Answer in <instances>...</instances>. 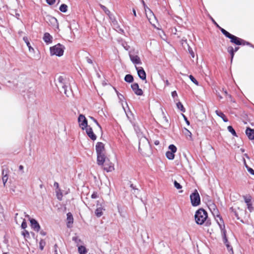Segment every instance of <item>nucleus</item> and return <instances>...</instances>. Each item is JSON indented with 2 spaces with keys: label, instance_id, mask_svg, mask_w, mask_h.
<instances>
[{
  "label": "nucleus",
  "instance_id": "55",
  "mask_svg": "<svg viewBox=\"0 0 254 254\" xmlns=\"http://www.w3.org/2000/svg\"><path fill=\"white\" fill-rule=\"evenodd\" d=\"M185 130H186V132H187L186 133V135L187 136H191V132H190L189 130H188V129H186V128H185Z\"/></svg>",
  "mask_w": 254,
  "mask_h": 254
},
{
  "label": "nucleus",
  "instance_id": "50",
  "mask_svg": "<svg viewBox=\"0 0 254 254\" xmlns=\"http://www.w3.org/2000/svg\"><path fill=\"white\" fill-rule=\"evenodd\" d=\"M98 197V195L97 192H94L91 195V198L93 199L97 198Z\"/></svg>",
  "mask_w": 254,
  "mask_h": 254
},
{
  "label": "nucleus",
  "instance_id": "4",
  "mask_svg": "<svg viewBox=\"0 0 254 254\" xmlns=\"http://www.w3.org/2000/svg\"><path fill=\"white\" fill-rule=\"evenodd\" d=\"M50 53L52 56L56 55L57 56H62L64 52V47L60 44H58L55 46L50 48Z\"/></svg>",
  "mask_w": 254,
  "mask_h": 254
},
{
  "label": "nucleus",
  "instance_id": "52",
  "mask_svg": "<svg viewBox=\"0 0 254 254\" xmlns=\"http://www.w3.org/2000/svg\"><path fill=\"white\" fill-rule=\"evenodd\" d=\"M130 187L133 190L134 192H133V193H136L138 191V189L135 188V187L133 186V184L130 185Z\"/></svg>",
  "mask_w": 254,
  "mask_h": 254
},
{
  "label": "nucleus",
  "instance_id": "40",
  "mask_svg": "<svg viewBox=\"0 0 254 254\" xmlns=\"http://www.w3.org/2000/svg\"><path fill=\"white\" fill-rule=\"evenodd\" d=\"M174 186L177 189H182V186L178 183L176 181H175L174 182Z\"/></svg>",
  "mask_w": 254,
  "mask_h": 254
},
{
  "label": "nucleus",
  "instance_id": "11",
  "mask_svg": "<svg viewBox=\"0 0 254 254\" xmlns=\"http://www.w3.org/2000/svg\"><path fill=\"white\" fill-rule=\"evenodd\" d=\"M131 87L132 90L134 91V93L137 95H142L143 94L142 90L139 88L138 84L137 83H134L131 85Z\"/></svg>",
  "mask_w": 254,
  "mask_h": 254
},
{
  "label": "nucleus",
  "instance_id": "1",
  "mask_svg": "<svg viewBox=\"0 0 254 254\" xmlns=\"http://www.w3.org/2000/svg\"><path fill=\"white\" fill-rule=\"evenodd\" d=\"M207 213L202 208L197 210L194 215L195 222L198 225L203 224L207 221Z\"/></svg>",
  "mask_w": 254,
  "mask_h": 254
},
{
  "label": "nucleus",
  "instance_id": "19",
  "mask_svg": "<svg viewBox=\"0 0 254 254\" xmlns=\"http://www.w3.org/2000/svg\"><path fill=\"white\" fill-rule=\"evenodd\" d=\"M246 133L250 139H254V129L248 127L246 129Z\"/></svg>",
  "mask_w": 254,
  "mask_h": 254
},
{
  "label": "nucleus",
  "instance_id": "63",
  "mask_svg": "<svg viewBox=\"0 0 254 254\" xmlns=\"http://www.w3.org/2000/svg\"><path fill=\"white\" fill-rule=\"evenodd\" d=\"M132 11H133V15H134L135 16H136V12H135V9H133Z\"/></svg>",
  "mask_w": 254,
  "mask_h": 254
},
{
  "label": "nucleus",
  "instance_id": "61",
  "mask_svg": "<svg viewBox=\"0 0 254 254\" xmlns=\"http://www.w3.org/2000/svg\"><path fill=\"white\" fill-rule=\"evenodd\" d=\"M165 83L166 86H169L170 85V83L169 82V81L168 80H165Z\"/></svg>",
  "mask_w": 254,
  "mask_h": 254
},
{
  "label": "nucleus",
  "instance_id": "57",
  "mask_svg": "<svg viewBox=\"0 0 254 254\" xmlns=\"http://www.w3.org/2000/svg\"><path fill=\"white\" fill-rule=\"evenodd\" d=\"M183 115V117L186 121V123L187 124V125H190L189 121L187 120V118L186 117V116L185 115Z\"/></svg>",
  "mask_w": 254,
  "mask_h": 254
},
{
  "label": "nucleus",
  "instance_id": "12",
  "mask_svg": "<svg viewBox=\"0 0 254 254\" xmlns=\"http://www.w3.org/2000/svg\"><path fill=\"white\" fill-rule=\"evenodd\" d=\"M129 58L132 63L135 65L142 64L141 60L138 56L129 54Z\"/></svg>",
  "mask_w": 254,
  "mask_h": 254
},
{
  "label": "nucleus",
  "instance_id": "26",
  "mask_svg": "<svg viewBox=\"0 0 254 254\" xmlns=\"http://www.w3.org/2000/svg\"><path fill=\"white\" fill-rule=\"evenodd\" d=\"M78 251L80 254H86L87 252L86 248L82 246L78 247Z\"/></svg>",
  "mask_w": 254,
  "mask_h": 254
},
{
  "label": "nucleus",
  "instance_id": "37",
  "mask_svg": "<svg viewBox=\"0 0 254 254\" xmlns=\"http://www.w3.org/2000/svg\"><path fill=\"white\" fill-rule=\"evenodd\" d=\"M100 6L106 14L109 15L110 11L108 9V8L106 6L102 4H100Z\"/></svg>",
  "mask_w": 254,
  "mask_h": 254
},
{
  "label": "nucleus",
  "instance_id": "3",
  "mask_svg": "<svg viewBox=\"0 0 254 254\" xmlns=\"http://www.w3.org/2000/svg\"><path fill=\"white\" fill-rule=\"evenodd\" d=\"M138 134V136L140 137L139 140L138 150L141 153H145V151L149 149V143L148 139L144 136H140Z\"/></svg>",
  "mask_w": 254,
  "mask_h": 254
},
{
  "label": "nucleus",
  "instance_id": "17",
  "mask_svg": "<svg viewBox=\"0 0 254 254\" xmlns=\"http://www.w3.org/2000/svg\"><path fill=\"white\" fill-rule=\"evenodd\" d=\"M67 227L70 228L72 226V224L73 222V218L71 213L68 212L67 214Z\"/></svg>",
  "mask_w": 254,
  "mask_h": 254
},
{
  "label": "nucleus",
  "instance_id": "6",
  "mask_svg": "<svg viewBox=\"0 0 254 254\" xmlns=\"http://www.w3.org/2000/svg\"><path fill=\"white\" fill-rule=\"evenodd\" d=\"M191 203L193 206H197L200 203V198L199 194L196 190L190 195Z\"/></svg>",
  "mask_w": 254,
  "mask_h": 254
},
{
  "label": "nucleus",
  "instance_id": "21",
  "mask_svg": "<svg viewBox=\"0 0 254 254\" xmlns=\"http://www.w3.org/2000/svg\"><path fill=\"white\" fill-rule=\"evenodd\" d=\"M2 180L3 184V185H5V183L8 180V172L7 170H2Z\"/></svg>",
  "mask_w": 254,
  "mask_h": 254
},
{
  "label": "nucleus",
  "instance_id": "31",
  "mask_svg": "<svg viewBox=\"0 0 254 254\" xmlns=\"http://www.w3.org/2000/svg\"><path fill=\"white\" fill-rule=\"evenodd\" d=\"M243 198L246 204L251 202L252 197L250 195L243 196Z\"/></svg>",
  "mask_w": 254,
  "mask_h": 254
},
{
  "label": "nucleus",
  "instance_id": "8",
  "mask_svg": "<svg viewBox=\"0 0 254 254\" xmlns=\"http://www.w3.org/2000/svg\"><path fill=\"white\" fill-rule=\"evenodd\" d=\"M78 121L79 126L82 129L84 130L86 127H88L87 126V121L84 115H80L78 118Z\"/></svg>",
  "mask_w": 254,
  "mask_h": 254
},
{
  "label": "nucleus",
  "instance_id": "36",
  "mask_svg": "<svg viewBox=\"0 0 254 254\" xmlns=\"http://www.w3.org/2000/svg\"><path fill=\"white\" fill-rule=\"evenodd\" d=\"M72 241H74L77 245H79V244L81 243V240L78 237H72Z\"/></svg>",
  "mask_w": 254,
  "mask_h": 254
},
{
  "label": "nucleus",
  "instance_id": "10",
  "mask_svg": "<svg viewBox=\"0 0 254 254\" xmlns=\"http://www.w3.org/2000/svg\"><path fill=\"white\" fill-rule=\"evenodd\" d=\"M135 68L137 71V74L139 78L143 80H146V73L142 67H137L135 65Z\"/></svg>",
  "mask_w": 254,
  "mask_h": 254
},
{
  "label": "nucleus",
  "instance_id": "9",
  "mask_svg": "<svg viewBox=\"0 0 254 254\" xmlns=\"http://www.w3.org/2000/svg\"><path fill=\"white\" fill-rule=\"evenodd\" d=\"M97 163L99 166H103L104 162L108 159L106 158L105 153L97 154Z\"/></svg>",
  "mask_w": 254,
  "mask_h": 254
},
{
  "label": "nucleus",
  "instance_id": "25",
  "mask_svg": "<svg viewBox=\"0 0 254 254\" xmlns=\"http://www.w3.org/2000/svg\"><path fill=\"white\" fill-rule=\"evenodd\" d=\"M227 50H228V52L229 53V54L231 55V62L232 63L233 58H234V53H235V52L234 51V49L232 47L230 46L228 48Z\"/></svg>",
  "mask_w": 254,
  "mask_h": 254
},
{
  "label": "nucleus",
  "instance_id": "13",
  "mask_svg": "<svg viewBox=\"0 0 254 254\" xmlns=\"http://www.w3.org/2000/svg\"><path fill=\"white\" fill-rule=\"evenodd\" d=\"M96 151L97 154L105 153L104 144L101 142H98L96 145Z\"/></svg>",
  "mask_w": 254,
  "mask_h": 254
},
{
  "label": "nucleus",
  "instance_id": "35",
  "mask_svg": "<svg viewBox=\"0 0 254 254\" xmlns=\"http://www.w3.org/2000/svg\"><path fill=\"white\" fill-rule=\"evenodd\" d=\"M169 149L170 150V152H172L174 153L177 151V148L173 144L170 145L169 146Z\"/></svg>",
  "mask_w": 254,
  "mask_h": 254
},
{
  "label": "nucleus",
  "instance_id": "46",
  "mask_svg": "<svg viewBox=\"0 0 254 254\" xmlns=\"http://www.w3.org/2000/svg\"><path fill=\"white\" fill-rule=\"evenodd\" d=\"M246 167L247 168L248 171L252 175H254V170L252 168L248 167L247 165H246Z\"/></svg>",
  "mask_w": 254,
  "mask_h": 254
},
{
  "label": "nucleus",
  "instance_id": "14",
  "mask_svg": "<svg viewBox=\"0 0 254 254\" xmlns=\"http://www.w3.org/2000/svg\"><path fill=\"white\" fill-rule=\"evenodd\" d=\"M231 43H234L237 45H241L242 39L238 38L231 34L229 37Z\"/></svg>",
  "mask_w": 254,
  "mask_h": 254
},
{
  "label": "nucleus",
  "instance_id": "41",
  "mask_svg": "<svg viewBox=\"0 0 254 254\" xmlns=\"http://www.w3.org/2000/svg\"><path fill=\"white\" fill-rule=\"evenodd\" d=\"M22 235L24 236V237L25 238H29L30 237V235H29V232L27 230H25L22 232Z\"/></svg>",
  "mask_w": 254,
  "mask_h": 254
},
{
  "label": "nucleus",
  "instance_id": "49",
  "mask_svg": "<svg viewBox=\"0 0 254 254\" xmlns=\"http://www.w3.org/2000/svg\"><path fill=\"white\" fill-rule=\"evenodd\" d=\"M90 118L98 126V127L100 128V129H101V127L98 124V123L97 121V120L96 119H95L93 117H90Z\"/></svg>",
  "mask_w": 254,
  "mask_h": 254
},
{
  "label": "nucleus",
  "instance_id": "24",
  "mask_svg": "<svg viewBox=\"0 0 254 254\" xmlns=\"http://www.w3.org/2000/svg\"><path fill=\"white\" fill-rule=\"evenodd\" d=\"M103 208L101 207H98L95 210V213L98 217H101L103 215Z\"/></svg>",
  "mask_w": 254,
  "mask_h": 254
},
{
  "label": "nucleus",
  "instance_id": "34",
  "mask_svg": "<svg viewBox=\"0 0 254 254\" xmlns=\"http://www.w3.org/2000/svg\"><path fill=\"white\" fill-rule=\"evenodd\" d=\"M227 128H228V131L230 132H231L233 135L237 136L236 132L232 126H228Z\"/></svg>",
  "mask_w": 254,
  "mask_h": 254
},
{
  "label": "nucleus",
  "instance_id": "15",
  "mask_svg": "<svg viewBox=\"0 0 254 254\" xmlns=\"http://www.w3.org/2000/svg\"><path fill=\"white\" fill-rule=\"evenodd\" d=\"M30 222L32 228L34 230L38 232L40 229V226L38 222L34 219H30Z\"/></svg>",
  "mask_w": 254,
  "mask_h": 254
},
{
  "label": "nucleus",
  "instance_id": "59",
  "mask_svg": "<svg viewBox=\"0 0 254 254\" xmlns=\"http://www.w3.org/2000/svg\"><path fill=\"white\" fill-rule=\"evenodd\" d=\"M87 62L89 64H92V61L89 58H87Z\"/></svg>",
  "mask_w": 254,
  "mask_h": 254
},
{
  "label": "nucleus",
  "instance_id": "44",
  "mask_svg": "<svg viewBox=\"0 0 254 254\" xmlns=\"http://www.w3.org/2000/svg\"><path fill=\"white\" fill-rule=\"evenodd\" d=\"M246 45L253 47V45L250 43L247 42V41H245L244 40L242 39V42H241V45Z\"/></svg>",
  "mask_w": 254,
  "mask_h": 254
},
{
  "label": "nucleus",
  "instance_id": "48",
  "mask_svg": "<svg viewBox=\"0 0 254 254\" xmlns=\"http://www.w3.org/2000/svg\"><path fill=\"white\" fill-rule=\"evenodd\" d=\"M21 227L22 229H25L27 227V223L25 219H23L21 224Z\"/></svg>",
  "mask_w": 254,
  "mask_h": 254
},
{
  "label": "nucleus",
  "instance_id": "38",
  "mask_svg": "<svg viewBox=\"0 0 254 254\" xmlns=\"http://www.w3.org/2000/svg\"><path fill=\"white\" fill-rule=\"evenodd\" d=\"M221 32L227 38L229 37L231 34L223 28H220Z\"/></svg>",
  "mask_w": 254,
  "mask_h": 254
},
{
  "label": "nucleus",
  "instance_id": "22",
  "mask_svg": "<svg viewBox=\"0 0 254 254\" xmlns=\"http://www.w3.org/2000/svg\"><path fill=\"white\" fill-rule=\"evenodd\" d=\"M215 113L216 115L220 117L224 122H227L228 121V120L227 119L225 115L222 112L219 111L218 110H216L215 111Z\"/></svg>",
  "mask_w": 254,
  "mask_h": 254
},
{
  "label": "nucleus",
  "instance_id": "60",
  "mask_svg": "<svg viewBox=\"0 0 254 254\" xmlns=\"http://www.w3.org/2000/svg\"><path fill=\"white\" fill-rule=\"evenodd\" d=\"M234 52H236L239 49V47H236L234 49Z\"/></svg>",
  "mask_w": 254,
  "mask_h": 254
},
{
  "label": "nucleus",
  "instance_id": "7",
  "mask_svg": "<svg viewBox=\"0 0 254 254\" xmlns=\"http://www.w3.org/2000/svg\"><path fill=\"white\" fill-rule=\"evenodd\" d=\"M101 166L107 172H112L115 169L114 164L109 159L104 162L103 166Z\"/></svg>",
  "mask_w": 254,
  "mask_h": 254
},
{
  "label": "nucleus",
  "instance_id": "30",
  "mask_svg": "<svg viewBox=\"0 0 254 254\" xmlns=\"http://www.w3.org/2000/svg\"><path fill=\"white\" fill-rule=\"evenodd\" d=\"M59 9L63 12H66L67 10V6L65 4H62L60 6Z\"/></svg>",
  "mask_w": 254,
  "mask_h": 254
},
{
  "label": "nucleus",
  "instance_id": "58",
  "mask_svg": "<svg viewBox=\"0 0 254 254\" xmlns=\"http://www.w3.org/2000/svg\"><path fill=\"white\" fill-rule=\"evenodd\" d=\"M23 169L24 167L22 165H20L19 166V170L22 171V173H23Z\"/></svg>",
  "mask_w": 254,
  "mask_h": 254
},
{
  "label": "nucleus",
  "instance_id": "23",
  "mask_svg": "<svg viewBox=\"0 0 254 254\" xmlns=\"http://www.w3.org/2000/svg\"><path fill=\"white\" fill-rule=\"evenodd\" d=\"M127 114V118L128 119V120H129V122H130V123L132 125V126L134 127V130H135V131L137 133H138V130H139L138 129V126H136L135 125V123L133 121V120L132 119V118L129 116L128 114H127V113H126Z\"/></svg>",
  "mask_w": 254,
  "mask_h": 254
},
{
  "label": "nucleus",
  "instance_id": "5",
  "mask_svg": "<svg viewBox=\"0 0 254 254\" xmlns=\"http://www.w3.org/2000/svg\"><path fill=\"white\" fill-rule=\"evenodd\" d=\"M219 226L221 229V234L222 236L223 242H224V244H225L226 246L227 247L228 250L229 252H231L233 254V248L229 245L228 240L226 238V231L225 229V225L219 223Z\"/></svg>",
  "mask_w": 254,
  "mask_h": 254
},
{
  "label": "nucleus",
  "instance_id": "42",
  "mask_svg": "<svg viewBox=\"0 0 254 254\" xmlns=\"http://www.w3.org/2000/svg\"><path fill=\"white\" fill-rule=\"evenodd\" d=\"M210 210L212 212V211L214 210V209H216L217 207L215 204L212 203L210 204L209 206Z\"/></svg>",
  "mask_w": 254,
  "mask_h": 254
},
{
  "label": "nucleus",
  "instance_id": "53",
  "mask_svg": "<svg viewBox=\"0 0 254 254\" xmlns=\"http://www.w3.org/2000/svg\"><path fill=\"white\" fill-rule=\"evenodd\" d=\"M46 1L49 4L52 5L55 2L56 0H46Z\"/></svg>",
  "mask_w": 254,
  "mask_h": 254
},
{
  "label": "nucleus",
  "instance_id": "18",
  "mask_svg": "<svg viewBox=\"0 0 254 254\" xmlns=\"http://www.w3.org/2000/svg\"><path fill=\"white\" fill-rule=\"evenodd\" d=\"M53 37L49 33H45L44 35L43 40L47 44L51 43L52 42Z\"/></svg>",
  "mask_w": 254,
  "mask_h": 254
},
{
  "label": "nucleus",
  "instance_id": "29",
  "mask_svg": "<svg viewBox=\"0 0 254 254\" xmlns=\"http://www.w3.org/2000/svg\"><path fill=\"white\" fill-rule=\"evenodd\" d=\"M23 39L24 41V42L26 43L27 47H28L29 51H34L33 48H32L31 45H30V43H29V41L28 40L27 37H24Z\"/></svg>",
  "mask_w": 254,
  "mask_h": 254
},
{
  "label": "nucleus",
  "instance_id": "45",
  "mask_svg": "<svg viewBox=\"0 0 254 254\" xmlns=\"http://www.w3.org/2000/svg\"><path fill=\"white\" fill-rule=\"evenodd\" d=\"M247 206L248 210L250 212H252L254 210V207L253 206V205L251 202L250 203L247 204Z\"/></svg>",
  "mask_w": 254,
  "mask_h": 254
},
{
  "label": "nucleus",
  "instance_id": "27",
  "mask_svg": "<svg viewBox=\"0 0 254 254\" xmlns=\"http://www.w3.org/2000/svg\"><path fill=\"white\" fill-rule=\"evenodd\" d=\"M125 80L128 83H131L133 80V77L131 74H127L125 76Z\"/></svg>",
  "mask_w": 254,
  "mask_h": 254
},
{
  "label": "nucleus",
  "instance_id": "33",
  "mask_svg": "<svg viewBox=\"0 0 254 254\" xmlns=\"http://www.w3.org/2000/svg\"><path fill=\"white\" fill-rule=\"evenodd\" d=\"M177 107L181 111L185 112V109L183 104L180 102H179L178 103H177Z\"/></svg>",
  "mask_w": 254,
  "mask_h": 254
},
{
  "label": "nucleus",
  "instance_id": "51",
  "mask_svg": "<svg viewBox=\"0 0 254 254\" xmlns=\"http://www.w3.org/2000/svg\"><path fill=\"white\" fill-rule=\"evenodd\" d=\"M122 45L124 47V48L126 50H128L129 49V46L128 45H127V44L126 43H122Z\"/></svg>",
  "mask_w": 254,
  "mask_h": 254
},
{
  "label": "nucleus",
  "instance_id": "62",
  "mask_svg": "<svg viewBox=\"0 0 254 254\" xmlns=\"http://www.w3.org/2000/svg\"><path fill=\"white\" fill-rule=\"evenodd\" d=\"M40 234L43 236L46 235V233L43 231L40 232Z\"/></svg>",
  "mask_w": 254,
  "mask_h": 254
},
{
  "label": "nucleus",
  "instance_id": "54",
  "mask_svg": "<svg viewBox=\"0 0 254 254\" xmlns=\"http://www.w3.org/2000/svg\"><path fill=\"white\" fill-rule=\"evenodd\" d=\"M54 186L56 188L57 190H59V189H60L59 184L57 182H55Z\"/></svg>",
  "mask_w": 254,
  "mask_h": 254
},
{
  "label": "nucleus",
  "instance_id": "2",
  "mask_svg": "<svg viewBox=\"0 0 254 254\" xmlns=\"http://www.w3.org/2000/svg\"><path fill=\"white\" fill-rule=\"evenodd\" d=\"M57 86L58 87H62L64 90V94L67 96H69V94L68 93V91L67 90V89L69 88L70 86L69 79L62 76H59L58 78Z\"/></svg>",
  "mask_w": 254,
  "mask_h": 254
},
{
  "label": "nucleus",
  "instance_id": "16",
  "mask_svg": "<svg viewBox=\"0 0 254 254\" xmlns=\"http://www.w3.org/2000/svg\"><path fill=\"white\" fill-rule=\"evenodd\" d=\"M86 129V132L88 136L92 140H95L96 139V135L94 133L92 128L90 127H87Z\"/></svg>",
  "mask_w": 254,
  "mask_h": 254
},
{
  "label": "nucleus",
  "instance_id": "47",
  "mask_svg": "<svg viewBox=\"0 0 254 254\" xmlns=\"http://www.w3.org/2000/svg\"><path fill=\"white\" fill-rule=\"evenodd\" d=\"M117 95L120 102H123L125 99L124 96L122 94L119 93H117Z\"/></svg>",
  "mask_w": 254,
  "mask_h": 254
},
{
  "label": "nucleus",
  "instance_id": "64",
  "mask_svg": "<svg viewBox=\"0 0 254 254\" xmlns=\"http://www.w3.org/2000/svg\"><path fill=\"white\" fill-rule=\"evenodd\" d=\"M154 143H155V145H158L159 143V141H158V140H156V141H155Z\"/></svg>",
  "mask_w": 254,
  "mask_h": 254
},
{
  "label": "nucleus",
  "instance_id": "28",
  "mask_svg": "<svg viewBox=\"0 0 254 254\" xmlns=\"http://www.w3.org/2000/svg\"><path fill=\"white\" fill-rule=\"evenodd\" d=\"M166 157L169 160H173L174 158V153L170 152V151H168L166 153Z\"/></svg>",
  "mask_w": 254,
  "mask_h": 254
},
{
  "label": "nucleus",
  "instance_id": "32",
  "mask_svg": "<svg viewBox=\"0 0 254 254\" xmlns=\"http://www.w3.org/2000/svg\"><path fill=\"white\" fill-rule=\"evenodd\" d=\"M57 196L59 200H61L62 199L63 194L60 189L56 190Z\"/></svg>",
  "mask_w": 254,
  "mask_h": 254
},
{
  "label": "nucleus",
  "instance_id": "56",
  "mask_svg": "<svg viewBox=\"0 0 254 254\" xmlns=\"http://www.w3.org/2000/svg\"><path fill=\"white\" fill-rule=\"evenodd\" d=\"M172 96L173 98H175V97L177 96V92L176 91H173L172 92Z\"/></svg>",
  "mask_w": 254,
  "mask_h": 254
},
{
  "label": "nucleus",
  "instance_id": "20",
  "mask_svg": "<svg viewBox=\"0 0 254 254\" xmlns=\"http://www.w3.org/2000/svg\"><path fill=\"white\" fill-rule=\"evenodd\" d=\"M211 212L214 217H217L219 218L220 222H217L218 224L219 223L224 225L222 218L220 216L219 212L217 208L216 209H214V210L212 211Z\"/></svg>",
  "mask_w": 254,
  "mask_h": 254
},
{
  "label": "nucleus",
  "instance_id": "39",
  "mask_svg": "<svg viewBox=\"0 0 254 254\" xmlns=\"http://www.w3.org/2000/svg\"><path fill=\"white\" fill-rule=\"evenodd\" d=\"M189 78L190 79V80L193 82L195 85H198V81L195 79V78L191 75H190L189 76Z\"/></svg>",
  "mask_w": 254,
  "mask_h": 254
},
{
  "label": "nucleus",
  "instance_id": "43",
  "mask_svg": "<svg viewBox=\"0 0 254 254\" xmlns=\"http://www.w3.org/2000/svg\"><path fill=\"white\" fill-rule=\"evenodd\" d=\"M188 51H189V53L192 57V58H193L194 57V53L193 52L192 49L189 45H188Z\"/></svg>",
  "mask_w": 254,
  "mask_h": 254
}]
</instances>
